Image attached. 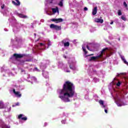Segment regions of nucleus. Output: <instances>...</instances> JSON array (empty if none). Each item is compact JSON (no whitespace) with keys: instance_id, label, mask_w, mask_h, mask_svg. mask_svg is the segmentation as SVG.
<instances>
[{"instance_id":"28","label":"nucleus","mask_w":128,"mask_h":128,"mask_svg":"<svg viewBox=\"0 0 128 128\" xmlns=\"http://www.w3.org/2000/svg\"><path fill=\"white\" fill-rule=\"evenodd\" d=\"M31 79L32 80V82H36V78L34 77H32Z\"/></svg>"},{"instance_id":"5","label":"nucleus","mask_w":128,"mask_h":128,"mask_svg":"<svg viewBox=\"0 0 128 128\" xmlns=\"http://www.w3.org/2000/svg\"><path fill=\"white\" fill-rule=\"evenodd\" d=\"M50 28L56 30H62V26L54 25V24H51L50 25Z\"/></svg>"},{"instance_id":"36","label":"nucleus","mask_w":128,"mask_h":128,"mask_svg":"<svg viewBox=\"0 0 128 128\" xmlns=\"http://www.w3.org/2000/svg\"><path fill=\"white\" fill-rule=\"evenodd\" d=\"M86 48H88V50H92L91 49H90V47H88V46L86 45Z\"/></svg>"},{"instance_id":"42","label":"nucleus","mask_w":128,"mask_h":128,"mask_svg":"<svg viewBox=\"0 0 128 128\" xmlns=\"http://www.w3.org/2000/svg\"><path fill=\"white\" fill-rule=\"evenodd\" d=\"M92 71H89V70H88V74H92Z\"/></svg>"},{"instance_id":"20","label":"nucleus","mask_w":128,"mask_h":128,"mask_svg":"<svg viewBox=\"0 0 128 128\" xmlns=\"http://www.w3.org/2000/svg\"><path fill=\"white\" fill-rule=\"evenodd\" d=\"M16 14L18 16H19V18H26V16L22 14L17 13Z\"/></svg>"},{"instance_id":"50","label":"nucleus","mask_w":128,"mask_h":128,"mask_svg":"<svg viewBox=\"0 0 128 128\" xmlns=\"http://www.w3.org/2000/svg\"><path fill=\"white\" fill-rule=\"evenodd\" d=\"M24 72V70H22V72Z\"/></svg>"},{"instance_id":"43","label":"nucleus","mask_w":128,"mask_h":128,"mask_svg":"<svg viewBox=\"0 0 128 128\" xmlns=\"http://www.w3.org/2000/svg\"><path fill=\"white\" fill-rule=\"evenodd\" d=\"M110 24H114V22L113 21L111 22L110 23Z\"/></svg>"},{"instance_id":"6","label":"nucleus","mask_w":128,"mask_h":128,"mask_svg":"<svg viewBox=\"0 0 128 128\" xmlns=\"http://www.w3.org/2000/svg\"><path fill=\"white\" fill-rule=\"evenodd\" d=\"M0 128H10V127L6 124L0 119Z\"/></svg>"},{"instance_id":"53","label":"nucleus","mask_w":128,"mask_h":128,"mask_svg":"<svg viewBox=\"0 0 128 128\" xmlns=\"http://www.w3.org/2000/svg\"><path fill=\"white\" fill-rule=\"evenodd\" d=\"M65 42L64 40L62 41V42Z\"/></svg>"},{"instance_id":"34","label":"nucleus","mask_w":128,"mask_h":128,"mask_svg":"<svg viewBox=\"0 0 128 128\" xmlns=\"http://www.w3.org/2000/svg\"><path fill=\"white\" fill-rule=\"evenodd\" d=\"M124 6L125 8L128 7V4H126V2H124Z\"/></svg>"},{"instance_id":"37","label":"nucleus","mask_w":128,"mask_h":128,"mask_svg":"<svg viewBox=\"0 0 128 128\" xmlns=\"http://www.w3.org/2000/svg\"><path fill=\"white\" fill-rule=\"evenodd\" d=\"M1 8H2V10H4V4H2V5L1 6Z\"/></svg>"},{"instance_id":"29","label":"nucleus","mask_w":128,"mask_h":128,"mask_svg":"<svg viewBox=\"0 0 128 128\" xmlns=\"http://www.w3.org/2000/svg\"><path fill=\"white\" fill-rule=\"evenodd\" d=\"M124 74H126V73H120V74H118L117 76H124Z\"/></svg>"},{"instance_id":"17","label":"nucleus","mask_w":128,"mask_h":128,"mask_svg":"<svg viewBox=\"0 0 128 128\" xmlns=\"http://www.w3.org/2000/svg\"><path fill=\"white\" fill-rule=\"evenodd\" d=\"M54 0H46L45 1V6H48L50 4H52Z\"/></svg>"},{"instance_id":"55","label":"nucleus","mask_w":128,"mask_h":128,"mask_svg":"<svg viewBox=\"0 0 128 128\" xmlns=\"http://www.w3.org/2000/svg\"><path fill=\"white\" fill-rule=\"evenodd\" d=\"M114 92H116V90H114Z\"/></svg>"},{"instance_id":"30","label":"nucleus","mask_w":128,"mask_h":128,"mask_svg":"<svg viewBox=\"0 0 128 128\" xmlns=\"http://www.w3.org/2000/svg\"><path fill=\"white\" fill-rule=\"evenodd\" d=\"M121 18L122 20H124V22H126V16H121Z\"/></svg>"},{"instance_id":"44","label":"nucleus","mask_w":128,"mask_h":128,"mask_svg":"<svg viewBox=\"0 0 128 128\" xmlns=\"http://www.w3.org/2000/svg\"><path fill=\"white\" fill-rule=\"evenodd\" d=\"M48 125V124L46 122L44 123V126H46Z\"/></svg>"},{"instance_id":"47","label":"nucleus","mask_w":128,"mask_h":128,"mask_svg":"<svg viewBox=\"0 0 128 128\" xmlns=\"http://www.w3.org/2000/svg\"><path fill=\"white\" fill-rule=\"evenodd\" d=\"M63 56L64 58H66V56L65 55H64Z\"/></svg>"},{"instance_id":"40","label":"nucleus","mask_w":128,"mask_h":128,"mask_svg":"<svg viewBox=\"0 0 128 128\" xmlns=\"http://www.w3.org/2000/svg\"><path fill=\"white\" fill-rule=\"evenodd\" d=\"M115 94H116V96H118V94H120V92H116Z\"/></svg>"},{"instance_id":"9","label":"nucleus","mask_w":128,"mask_h":128,"mask_svg":"<svg viewBox=\"0 0 128 128\" xmlns=\"http://www.w3.org/2000/svg\"><path fill=\"white\" fill-rule=\"evenodd\" d=\"M52 22H54L56 24L58 22H64V20L62 18H54L52 20Z\"/></svg>"},{"instance_id":"26","label":"nucleus","mask_w":128,"mask_h":128,"mask_svg":"<svg viewBox=\"0 0 128 128\" xmlns=\"http://www.w3.org/2000/svg\"><path fill=\"white\" fill-rule=\"evenodd\" d=\"M64 46H70V42H64Z\"/></svg>"},{"instance_id":"22","label":"nucleus","mask_w":128,"mask_h":128,"mask_svg":"<svg viewBox=\"0 0 128 128\" xmlns=\"http://www.w3.org/2000/svg\"><path fill=\"white\" fill-rule=\"evenodd\" d=\"M63 67H64V64L62 63V62H59L58 64V68H62Z\"/></svg>"},{"instance_id":"27","label":"nucleus","mask_w":128,"mask_h":128,"mask_svg":"<svg viewBox=\"0 0 128 128\" xmlns=\"http://www.w3.org/2000/svg\"><path fill=\"white\" fill-rule=\"evenodd\" d=\"M94 82H100V80L96 78H94L93 79Z\"/></svg>"},{"instance_id":"33","label":"nucleus","mask_w":128,"mask_h":128,"mask_svg":"<svg viewBox=\"0 0 128 128\" xmlns=\"http://www.w3.org/2000/svg\"><path fill=\"white\" fill-rule=\"evenodd\" d=\"M34 72H40V70H38V69L37 68H34Z\"/></svg>"},{"instance_id":"14","label":"nucleus","mask_w":128,"mask_h":128,"mask_svg":"<svg viewBox=\"0 0 128 128\" xmlns=\"http://www.w3.org/2000/svg\"><path fill=\"white\" fill-rule=\"evenodd\" d=\"M97 12H98V8L94 7V8L92 10V14H93V16H96V14Z\"/></svg>"},{"instance_id":"52","label":"nucleus","mask_w":128,"mask_h":128,"mask_svg":"<svg viewBox=\"0 0 128 128\" xmlns=\"http://www.w3.org/2000/svg\"><path fill=\"white\" fill-rule=\"evenodd\" d=\"M34 36H36V34H34Z\"/></svg>"},{"instance_id":"54","label":"nucleus","mask_w":128,"mask_h":128,"mask_svg":"<svg viewBox=\"0 0 128 128\" xmlns=\"http://www.w3.org/2000/svg\"><path fill=\"white\" fill-rule=\"evenodd\" d=\"M36 42H38V40H36Z\"/></svg>"},{"instance_id":"49","label":"nucleus","mask_w":128,"mask_h":128,"mask_svg":"<svg viewBox=\"0 0 128 128\" xmlns=\"http://www.w3.org/2000/svg\"><path fill=\"white\" fill-rule=\"evenodd\" d=\"M41 22H44V20H42Z\"/></svg>"},{"instance_id":"45","label":"nucleus","mask_w":128,"mask_h":128,"mask_svg":"<svg viewBox=\"0 0 128 128\" xmlns=\"http://www.w3.org/2000/svg\"><path fill=\"white\" fill-rule=\"evenodd\" d=\"M90 31L91 32H94V29L92 30H90Z\"/></svg>"},{"instance_id":"24","label":"nucleus","mask_w":128,"mask_h":128,"mask_svg":"<svg viewBox=\"0 0 128 128\" xmlns=\"http://www.w3.org/2000/svg\"><path fill=\"white\" fill-rule=\"evenodd\" d=\"M4 102L0 101V108H4Z\"/></svg>"},{"instance_id":"8","label":"nucleus","mask_w":128,"mask_h":128,"mask_svg":"<svg viewBox=\"0 0 128 128\" xmlns=\"http://www.w3.org/2000/svg\"><path fill=\"white\" fill-rule=\"evenodd\" d=\"M24 56V55L21 54H14V58L15 60H20V58H22Z\"/></svg>"},{"instance_id":"46","label":"nucleus","mask_w":128,"mask_h":128,"mask_svg":"<svg viewBox=\"0 0 128 128\" xmlns=\"http://www.w3.org/2000/svg\"><path fill=\"white\" fill-rule=\"evenodd\" d=\"M94 56V54H90V55H88V56Z\"/></svg>"},{"instance_id":"4","label":"nucleus","mask_w":128,"mask_h":128,"mask_svg":"<svg viewBox=\"0 0 128 128\" xmlns=\"http://www.w3.org/2000/svg\"><path fill=\"white\" fill-rule=\"evenodd\" d=\"M69 67L70 68V70H76V68L74 66L76 64V63L74 61H72V59H70L68 62Z\"/></svg>"},{"instance_id":"16","label":"nucleus","mask_w":128,"mask_h":128,"mask_svg":"<svg viewBox=\"0 0 128 128\" xmlns=\"http://www.w3.org/2000/svg\"><path fill=\"white\" fill-rule=\"evenodd\" d=\"M94 22H100V24H102V22H104V20L96 18L94 20Z\"/></svg>"},{"instance_id":"48","label":"nucleus","mask_w":128,"mask_h":128,"mask_svg":"<svg viewBox=\"0 0 128 128\" xmlns=\"http://www.w3.org/2000/svg\"><path fill=\"white\" fill-rule=\"evenodd\" d=\"M10 110H12V108H11V107H10V108H9V110H8V112H10Z\"/></svg>"},{"instance_id":"51","label":"nucleus","mask_w":128,"mask_h":128,"mask_svg":"<svg viewBox=\"0 0 128 128\" xmlns=\"http://www.w3.org/2000/svg\"><path fill=\"white\" fill-rule=\"evenodd\" d=\"M16 42H18V39L16 38Z\"/></svg>"},{"instance_id":"12","label":"nucleus","mask_w":128,"mask_h":128,"mask_svg":"<svg viewBox=\"0 0 128 128\" xmlns=\"http://www.w3.org/2000/svg\"><path fill=\"white\" fill-rule=\"evenodd\" d=\"M42 75L45 78H48V72L46 71H43L42 72Z\"/></svg>"},{"instance_id":"32","label":"nucleus","mask_w":128,"mask_h":128,"mask_svg":"<svg viewBox=\"0 0 128 128\" xmlns=\"http://www.w3.org/2000/svg\"><path fill=\"white\" fill-rule=\"evenodd\" d=\"M118 15L122 16V11H120V10H118Z\"/></svg>"},{"instance_id":"25","label":"nucleus","mask_w":128,"mask_h":128,"mask_svg":"<svg viewBox=\"0 0 128 128\" xmlns=\"http://www.w3.org/2000/svg\"><path fill=\"white\" fill-rule=\"evenodd\" d=\"M64 70L66 72H70V70H68V66H64Z\"/></svg>"},{"instance_id":"23","label":"nucleus","mask_w":128,"mask_h":128,"mask_svg":"<svg viewBox=\"0 0 128 128\" xmlns=\"http://www.w3.org/2000/svg\"><path fill=\"white\" fill-rule=\"evenodd\" d=\"M115 84H116V86H120L122 84V82L118 80H117Z\"/></svg>"},{"instance_id":"1","label":"nucleus","mask_w":128,"mask_h":128,"mask_svg":"<svg viewBox=\"0 0 128 128\" xmlns=\"http://www.w3.org/2000/svg\"><path fill=\"white\" fill-rule=\"evenodd\" d=\"M59 98L63 102H68L72 98H76L74 85L70 81H66L63 85V88L58 90Z\"/></svg>"},{"instance_id":"10","label":"nucleus","mask_w":128,"mask_h":128,"mask_svg":"<svg viewBox=\"0 0 128 128\" xmlns=\"http://www.w3.org/2000/svg\"><path fill=\"white\" fill-rule=\"evenodd\" d=\"M13 92L17 98H20V96H22L20 92H16V90L14 89L13 90Z\"/></svg>"},{"instance_id":"7","label":"nucleus","mask_w":128,"mask_h":128,"mask_svg":"<svg viewBox=\"0 0 128 128\" xmlns=\"http://www.w3.org/2000/svg\"><path fill=\"white\" fill-rule=\"evenodd\" d=\"M115 102L118 106H124V104L122 102V100H120V99L116 100Z\"/></svg>"},{"instance_id":"13","label":"nucleus","mask_w":128,"mask_h":128,"mask_svg":"<svg viewBox=\"0 0 128 128\" xmlns=\"http://www.w3.org/2000/svg\"><path fill=\"white\" fill-rule=\"evenodd\" d=\"M24 116V114H20L18 116V118H21V120H28V118L26 117H22Z\"/></svg>"},{"instance_id":"15","label":"nucleus","mask_w":128,"mask_h":128,"mask_svg":"<svg viewBox=\"0 0 128 128\" xmlns=\"http://www.w3.org/2000/svg\"><path fill=\"white\" fill-rule=\"evenodd\" d=\"M121 59L122 60V62L125 64H127L128 66V62H126V58H124V56H120Z\"/></svg>"},{"instance_id":"2","label":"nucleus","mask_w":128,"mask_h":128,"mask_svg":"<svg viewBox=\"0 0 128 128\" xmlns=\"http://www.w3.org/2000/svg\"><path fill=\"white\" fill-rule=\"evenodd\" d=\"M114 50L110 48H104L102 50L100 54L96 56H92L90 59L89 60L90 62L92 60L96 61V60H100V58H102L104 56H110V54H112L114 52Z\"/></svg>"},{"instance_id":"38","label":"nucleus","mask_w":128,"mask_h":128,"mask_svg":"<svg viewBox=\"0 0 128 128\" xmlns=\"http://www.w3.org/2000/svg\"><path fill=\"white\" fill-rule=\"evenodd\" d=\"M62 124H66V120H62Z\"/></svg>"},{"instance_id":"19","label":"nucleus","mask_w":128,"mask_h":128,"mask_svg":"<svg viewBox=\"0 0 128 128\" xmlns=\"http://www.w3.org/2000/svg\"><path fill=\"white\" fill-rule=\"evenodd\" d=\"M52 12H54V14H56V12H58V8L56 7V8H52Z\"/></svg>"},{"instance_id":"21","label":"nucleus","mask_w":128,"mask_h":128,"mask_svg":"<svg viewBox=\"0 0 128 128\" xmlns=\"http://www.w3.org/2000/svg\"><path fill=\"white\" fill-rule=\"evenodd\" d=\"M82 48L83 52H84V54H88V51L86 50V44H84L82 45Z\"/></svg>"},{"instance_id":"35","label":"nucleus","mask_w":128,"mask_h":128,"mask_svg":"<svg viewBox=\"0 0 128 128\" xmlns=\"http://www.w3.org/2000/svg\"><path fill=\"white\" fill-rule=\"evenodd\" d=\"M20 106V103L17 102L16 104V105H12V106Z\"/></svg>"},{"instance_id":"18","label":"nucleus","mask_w":128,"mask_h":128,"mask_svg":"<svg viewBox=\"0 0 128 128\" xmlns=\"http://www.w3.org/2000/svg\"><path fill=\"white\" fill-rule=\"evenodd\" d=\"M16 2L14 1H12V2L13 4H14V6H20V1L18 0H15Z\"/></svg>"},{"instance_id":"39","label":"nucleus","mask_w":128,"mask_h":128,"mask_svg":"<svg viewBox=\"0 0 128 128\" xmlns=\"http://www.w3.org/2000/svg\"><path fill=\"white\" fill-rule=\"evenodd\" d=\"M84 10H86V11L88 10V8L84 7Z\"/></svg>"},{"instance_id":"3","label":"nucleus","mask_w":128,"mask_h":128,"mask_svg":"<svg viewBox=\"0 0 128 128\" xmlns=\"http://www.w3.org/2000/svg\"><path fill=\"white\" fill-rule=\"evenodd\" d=\"M52 46V42L50 40L46 41L42 43H40L38 45H36L35 50L36 52H38V50H46V48H48V46Z\"/></svg>"},{"instance_id":"31","label":"nucleus","mask_w":128,"mask_h":128,"mask_svg":"<svg viewBox=\"0 0 128 128\" xmlns=\"http://www.w3.org/2000/svg\"><path fill=\"white\" fill-rule=\"evenodd\" d=\"M58 6H63L62 1H60L59 2Z\"/></svg>"},{"instance_id":"11","label":"nucleus","mask_w":128,"mask_h":128,"mask_svg":"<svg viewBox=\"0 0 128 128\" xmlns=\"http://www.w3.org/2000/svg\"><path fill=\"white\" fill-rule=\"evenodd\" d=\"M99 104L100 106H101V107L103 108H106V105L104 104V101L102 100H100Z\"/></svg>"},{"instance_id":"41","label":"nucleus","mask_w":128,"mask_h":128,"mask_svg":"<svg viewBox=\"0 0 128 128\" xmlns=\"http://www.w3.org/2000/svg\"><path fill=\"white\" fill-rule=\"evenodd\" d=\"M104 112L106 114H108V110L106 109H104Z\"/></svg>"}]
</instances>
